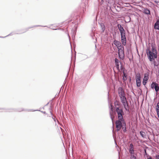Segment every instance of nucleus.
Masks as SVG:
<instances>
[{
  "mask_svg": "<svg viewBox=\"0 0 159 159\" xmlns=\"http://www.w3.org/2000/svg\"><path fill=\"white\" fill-rule=\"evenodd\" d=\"M147 55L149 60L152 62V63L154 64V66H158L159 65V61H156L155 59L157 58V54L156 49L152 47V50L149 49L147 50Z\"/></svg>",
  "mask_w": 159,
  "mask_h": 159,
  "instance_id": "1",
  "label": "nucleus"
},
{
  "mask_svg": "<svg viewBox=\"0 0 159 159\" xmlns=\"http://www.w3.org/2000/svg\"><path fill=\"white\" fill-rule=\"evenodd\" d=\"M115 111L117 114L118 119L120 120L124 119L123 116L124 115V112L123 109L119 107H116L115 108Z\"/></svg>",
  "mask_w": 159,
  "mask_h": 159,
  "instance_id": "2",
  "label": "nucleus"
},
{
  "mask_svg": "<svg viewBox=\"0 0 159 159\" xmlns=\"http://www.w3.org/2000/svg\"><path fill=\"white\" fill-rule=\"evenodd\" d=\"M124 122H125L124 119L123 120L118 119L116 121V127L117 129L116 130L118 131L120 130L121 128V127L123 125Z\"/></svg>",
  "mask_w": 159,
  "mask_h": 159,
  "instance_id": "3",
  "label": "nucleus"
},
{
  "mask_svg": "<svg viewBox=\"0 0 159 159\" xmlns=\"http://www.w3.org/2000/svg\"><path fill=\"white\" fill-rule=\"evenodd\" d=\"M118 54L119 57L120 59H123L124 58V47L123 46H121L120 48H118Z\"/></svg>",
  "mask_w": 159,
  "mask_h": 159,
  "instance_id": "4",
  "label": "nucleus"
},
{
  "mask_svg": "<svg viewBox=\"0 0 159 159\" xmlns=\"http://www.w3.org/2000/svg\"><path fill=\"white\" fill-rule=\"evenodd\" d=\"M151 88L152 89H155L156 92V95L157 94V92L159 90V86L158 84L155 82H153L151 85Z\"/></svg>",
  "mask_w": 159,
  "mask_h": 159,
  "instance_id": "5",
  "label": "nucleus"
},
{
  "mask_svg": "<svg viewBox=\"0 0 159 159\" xmlns=\"http://www.w3.org/2000/svg\"><path fill=\"white\" fill-rule=\"evenodd\" d=\"M118 91L120 97L125 95L124 91L122 87H119Z\"/></svg>",
  "mask_w": 159,
  "mask_h": 159,
  "instance_id": "6",
  "label": "nucleus"
},
{
  "mask_svg": "<svg viewBox=\"0 0 159 159\" xmlns=\"http://www.w3.org/2000/svg\"><path fill=\"white\" fill-rule=\"evenodd\" d=\"M121 42L123 46H125L126 43V39L125 35L121 36Z\"/></svg>",
  "mask_w": 159,
  "mask_h": 159,
  "instance_id": "7",
  "label": "nucleus"
},
{
  "mask_svg": "<svg viewBox=\"0 0 159 159\" xmlns=\"http://www.w3.org/2000/svg\"><path fill=\"white\" fill-rule=\"evenodd\" d=\"M122 103L124 106V107L125 109V110L126 111H129V106L128 104V103L127 102V101L122 102Z\"/></svg>",
  "mask_w": 159,
  "mask_h": 159,
  "instance_id": "8",
  "label": "nucleus"
},
{
  "mask_svg": "<svg viewBox=\"0 0 159 159\" xmlns=\"http://www.w3.org/2000/svg\"><path fill=\"white\" fill-rule=\"evenodd\" d=\"M136 82L137 87H140L141 85V77L140 75L136 76Z\"/></svg>",
  "mask_w": 159,
  "mask_h": 159,
  "instance_id": "9",
  "label": "nucleus"
},
{
  "mask_svg": "<svg viewBox=\"0 0 159 159\" xmlns=\"http://www.w3.org/2000/svg\"><path fill=\"white\" fill-rule=\"evenodd\" d=\"M129 152L131 154H134V146L132 143L130 144L129 147Z\"/></svg>",
  "mask_w": 159,
  "mask_h": 159,
  "instance_id": "10",
  "label": "nucleus"
},
{
  "mask_svg": "<svg viewBox=\"0 0 159 159\" xmlns=\"http://www.w3.org/2000/svg\"><path fill=\"white\" fill-rule=\"evenodd\" d=\"M114 44L116 45L117 48L121 47L122 46L120 42L117 41L116 40H114L113 42Z\"/></svg>",
  "mask_w": 159,
  "mask_h": 159,
  "instance_id": "11",
  "label": "nucleus"
},
{
  "mask_svg": "<svg viewBox=\"0 0 159 159\" xmlns=\"http://www.w3.org/2000/svg\"><path fill=\"white\" fill-rule=\"evenodd\" d=\"M143 13L146 15H150V11L147 8H144L143 9Z\"/></svg>",
  "mask_w": 159,
  "mask_h": 159,
  "instance_id": "12",
  "label": "nucleus"
},
{
  "mask_svg": "<svg viewBox=\"0 0 159 159\" xmlns=\"http://www.w3.org/2000/svg\"><path fill=\"white\" fill-rule=\"evenodd\" d=\"M119 61L116 58L115 59V62L117 69L119 70Z\"/></svg>",
  "mask_w": 159,
  "mask_h": 159,
  "instance_id": "13",
  "label": "nucleus"
},
{
  "mask_svg": "<svg viewBox=\"0 0 159 159\" xmlns=\"http://www.w3.org/2000/svg\"><path fill=\"white\" fill-rule=\"evenodd\" d=\"M154 28L155 29L159 30V20H157L154 25Z\"/></svg>",
  "mask_w": 159,
  "mask_h": 159,
  "instance_id": "14",
  "label": "nucleus"
},
{
  "mask_svg": "<svg viewBox=\"0 0 159 159\" xmlns=\"http://www.w3.org/2000/svg\"><path fill=\"white\" fill-rule=\"evenodd\" d=\"M123 132L124 133H125L126 132V123L125 122H124L123 123V125L121 127Z\"/></svg>",
  "mask_w": 159,
  "mask_h": 159,
  "instance_id": "15",
  "label": "nucleus"
},
{
  "mask_svg": "<svg viewBox=\"0 0 159 159\" xmlns=\"http://www.w3.org/2000/svg\"><path fill=\"white\" fill-rule=\"evenodd\" d=\"M123 76L122 80L124 81H125L127 79V75L125 72L124 71L123 72Z\"/></svg>",
  "mask_w": 159,
  "mask_h": 159,
  "instance_id": "16",
  "label": "nucleus"
},
{
  "mask_svg": "<svg viewBox=\"0 0 159 159\" xmlns=\"http://www.w3.org/2000/svg\"><path fill=\"white\" fill-rule=\"evenodd\" d=\"M148 79V74L146 73L144 74V77L143 79V80H145V81H147Z\"/></svg>",
  "mask_w": 159,
  "mask_h": 159,
  "instance_id": "17",
  "label": "nucleus"
},
{
  "mask_svg": "<svg viewBox=\"0 0 159 159\" xmlns=\"http://www.w3.org/2000/svg\"><path fill=\"white\" fill-rule=\"evenodd\" d=\"M121 102H123L127 101L125 95L120 97Z\"/></svg>",
  "mask_w": 159,
  "mask_h": 159,
  "instance_id": "18",
  "label": "nucleus"
},
{
  "mask_svg": "<svg viewBox=\"0 0 159 159\" xmlns=\"http://www.w3.org/2000/svg\"><path fill=\"white\" fill-rule=\"evenodd\" d=\"M119 31L120 33V36L125 35V31L124 29H123L120 30Z\"/></svg>",
  "mask_w": 159,
  "mask_h": 159,
  "instance_id": "19",
  "label": "nucleus"
},
{
  "mask_svg": "<svg viewBox=\"0 0 159 159\" xmlns=\"http://www.w3.org/2000/svg\"><path fill=\"white\" fill-rule=\"evenodd\" d=\"M140 134L143 138H145L146 136V134L145 132L142 131H141L140 132Z\"/></svg>",
  "mask_w": 159,
  "mask_h": 159,
  "instance_id": "20",
  "label": "nucleus"
},
{
  "mask_svg": "<svg viewBox=\"0 0 159 159\" xmlns=\"http://www.w3.org/2000/svg\"><path fill=\"white\" fill-rule=\"evenodd\" d=\"M83 6H84V7H83V12H84L85 11H86V7H88V4L86 3H84L83 4Z\"/></svg>",
  "mask_w": 159,
  "mask_h": 159,
  "instance_id": "21",
  "label": "nucleus"
},
{
  "mask_svg": "<svg viewBox=\"0 0 159 159\" xmlns=\"http://www.w3.org/2000/svg\"><path fill=\"white\" fill-rule=\"evenodd\" d=\"M100 25L101 27L102 30V31L103 32L104 31L105 29V26L103 23H101L100 24Z\"/></svg>",
  "mask_w": 159,
  "mask_h": 159,
  "instance_id": "22",
  "label": "nucleus"
},
{
  "mask_svg": "<svg viewBox=\"0 0 159 159\" xmlns=\"http://www.w3.org/2000/svg\"><path fill=\"white\" fill-rule=\"evenodd\" d=\"M49 110H50V112L51 113V114L52 115V119L54 120V121L55 122H56V119H55V118L53 116V114L52 113V112L51 111V107H50V108H49Z\"/></svg>",
  "mask_w": 159,
  "mask_h": 159,
  "instance_id": "23",
  "label": "nucleus"
},
{
  "mask_svg": "<svg viewBox=\"0 0 159 159\" xmlns=\"http://www.w3.org/2000/svg\"><path fill=\"white\" fill-rule=\"evenodd\" d=\"M117 27H118L119 30L123 29H124L123 28L122 26L120 24H118L117 25Z\"/></svg>",
  "mask_w": 159,
  "mask_h": 159,
  "instance_id": "24",
  "label": "nucleus"
},
{
  "mask_svg": "<svg viewBox=\"0 0 159 159\" xmlns=\"http://www.w3.org/2000/svg\"><path fill=\"white\" fill-rule=\"evenodd\" d=\"M156 112L159 111V102H158L157 104L156 107Z\"/></svg>",
  "mask_w": 159,
  "mask_h": 159,
  "instance_id": "25",
  "label": "nucleus"
},
{
  "mask_svg": "<svg viewBox=\"0 0 159 159\" xmlns=\"http://www.w3.org/2000/svg\"><path fill=\"white\" fill-rule=\"evenodd\" d=\"M114 104L115 106V108L116 107V106H119L120 103L119 102L116 101L114 102Z\"/></svg>",
  "mask_w": 159,
  "mask_h": 159,
  "instance_id": "26",
  "label": "nucleus"
},
{
  "mask_svg": "<svg viewBox=\"0 0 159 159\" xmlns=\"http://www.w3.org/2000/svg\"><path fill=\"white\" fill-rule=\"evenodd\" d=\"M82 57L84 59H86L88 58V56L86 55L83 54L82 56Z\"/></svg>",
  "mask_w": 159,
  "mask_h": 159,
  "instance_id": "27",
  "label": "nucleus"
},
{
  "mask_svg": "<svg viewBox=\"0 0 159 159\" xmlns=\"http://www.w3.org/2000/svg\"><path fill=\"white\" fill-rule=\"evenodd\" d=\"M110 115L111 118V120H112V122H113V119L114 118V117H112L111 113V111L110 112Z\"/></svg>",
  "mask_w": 159,
  "mask_h": 159,
  "instance_id": "28",
  "label": "nucleus"
},
{
  "mask_svg": "<svg viewBox=\"0 0 159 159\" xmlns=\"http://www.w3.org/2000/svg\"><path fill=\"white\" fill-rule=\"evenodd\" d=\"M131 159H136V157L134 155H131Z\"/></svg>",
  "mask_w": 159,
  "mask_h": 159,
  "instance_id": "29",
  "label": "nucleus"
},
{
  "mask_svg": "<svg viewBox=\"0 0 159 159\" xmlns=\"http://www.w3.org/2000/svg\"><path fill=\"white\" fill-rule=\"evenodd\" d=\"M147 81H145V80H143V85H145L147 83Z\"/></svg>",
  "mask_w": 159,
  "mask_h": 159,
  "instance_id": "30",
  "label": "nucleus"
},
{
  "mask_svg": "<svg viewBox=\"0 0 159 159\" xmlns=\"http://www.w3.org/2000/svg\"><path fill=\"white\" fill-rule=\"evenodd\" d=\"M36 26H42V27H46V26H42V25H35V26H33V27H30V28H33V27H36Z\"/></svg>",
  "mask_w": 159,
  "mask_h": 159,
  "instance_id": "31",
  "label": "nucleus"
},
{
  "mask_svg": "<svg viewBox=\"0 0 159 159\" xmlns=\"http://www.w3.org/2000/svg\"><path fill=\"white\" fill-rule=\"evenodd\" d=\"M155 158L156 159H159V155H157L155 156Z\"/></svg>",
  "mask_w": 159,
  "mask_h": 159,
  "instance_id": "32",
  "label": "nucleus"
},
{
  "mask_svg": "<svg viewBox=\"0 0 159 159\" xmlns=\"http://www.w3.org/2000/svg\"><path fill=\"white\" fill-rule=\"evenodd\" d=\"M144 156H145V155H148V154L146 152V149H144Z\"/></svg>",
  "mask_w": 159,
  "mask_h": 159,
  "instance_id": "33",
  "label": "nucleus"
},
{
  "mask_svg": "<svg viewBox=\"0 0 159 159\" xmlns=\"http://www.w3.org/2000/svg\"><path fill=\"white\" fill-rule=\"evenodd\" d=\"M111 111H112V110H113V108H112V106L111 104Z\"/></svg>",
  "mask_w": 159,
  "mask_h": 159,
  "instance_id": "34",
  "label": "nucleus"
},
{
  "mask_svg": "<svg viewBox=\"0 0 159 159\" xmlns=\"http://www.w3.org/2000/svg\"><path fill=\"white\" fill-rule=\"evenodd\" d=\"M27 111H34L33 110H27Z\"/></svg>",
  "mask_w": 159,
  "mask_h": 159,
  "instance_id": "35",
  "label": "nucleus"
},
{
  "mask_svg": "<svg viewBox=\"0 0 159 159\" xmlns=\"http://www.w3.org/2000/svg\"><path fill=\"white\" fill-rule=\"evenodd\" d=\"M52 29H53V30H59V29H55V28H52Z\"/></svg>",
  "mask_w": 159,
  "mask_h": 159,
  "instance_id": "36",
  "label": "nucleus"
},
{
  "mask_svg": "<svg viewBox=\"0 0 159 159\" xmlns=\"http://www.w3.org/2000/svg\"><path fill=\"white\" fill-rule=\"evenodd\" d=\"M115 143L116 144V147L117 146V143H116V140H115Z\"/></svg>",
  "mask_w": 159,
  "mask_h": 159,
  "instance_id": "37",
  "label": "nucleus"
},
{
  "mask_svg": "<svg viewBox=\"0 0 159 159\" xmlns=\"http://www.w3.org/2000/svg\"><path fill=\"white\" fill-rule=\"evenodd\" d=\"M24 111V110H19L18 111Z\"/></svg>",
  "mask_w": 159,
  "mask_h": 159,
  "instance_id": "38",
  "label": "nucleus"
},
{
  "mask_svg": "<svg viewBox=\"0 0 159 159\" xmlns=\"http://www.w3.org/2000/svg\"><path fill=\"white\" fill-rule=\"evenodd\" d=\"M41 112H42V113H43L44 114L46 113L45 111H42Z\"/></svg>",
  "mask_w": 159,
  "mask_h": 159,
  "instance_id": "39",
  "label": "nucleus"
},
{
  "mask_svg": "<svg viewBox=\"0 0 159 159\" xmlns=\"http://www.w3.org/2000/svg\"><path fill=\"white\" fill-rule=\"evenodd\" d=\"M11 35V33L10 34H8V35H7V36H8L10 35Z\"/></svg>",
  "mask_w": 159,
  "mask_h": 159,
  "instance_id": "40",
  "label": "nucleus"
},
{
  "mask_svg": "<svg viewBox=\"0 0 159 159\" xmlns=\"http://www.w3.org/2000/svg\"><path fill=\"white\" fill-rule=\"evenodd\" d=\"M6 37V36H5V37H1V38H5V37Z\"/></svg>",
  "mask_w": 159,
  "mask_h": 159,
  "instance_id": "41",
  "label": "nucleus"
},
{
  "mask_svg": "<svg viewBox=\"0 0 159 159\" xmlns=\"http://www.w3.org/2000/svg\"><path fill=\"white\" fill-rule=\"evenodd\" d=\"M68 36H69V37H70V36H69V34H68Z\"/></svg>",
  "mask_w": 159,
  "mask_h": 159,
  "instance_id": "42",
  "label": "nucleus"
}]
</instances>
